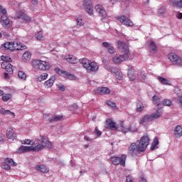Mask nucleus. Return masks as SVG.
<instances>
[{"mask_svg": "<svg viewBox=\"0 0 182 182\" xmlns=\"http://www.w3.org/2000/svg\"><path fill=\"white\" fill-rule=\"evenodd\" d=\"M75 20L76 21L77 24L79 26H83L85 25V22H83V19H82V18H80V17H75Z\"/></svg>", "mask_w": 182, "mask_h": 182, "instance_id": "obj_43", "label": "nucleus"}, {"mask_svg": "<svg viewBox=\"0 0 182 182\" xmlns=\"http://www.w3.org/2000/svg\"><path fill=\"white\" fill-rule=\"evenodd\" d=\"M0 60H3V62H7V63H9V62H12V58L6 55H1L0 57Z\"/></svg>", "mask_w": 182, "mask_h": 182, "instance_id": "obj_42", "label": "nucleus"}, {"mask_svg": "<svg viewBox=\"0 0 182 182\" xmlns=\"http://www.w3.org/2000/svg\"><path fill=\"white\" fill-rule=\"evenodd\" d=\"M32 151H41V150H43V149H45L43 144H42L41 142L36 143L34 145H32Z\"/></svg>", "mask_w": 182, "mask_h": 182, "instance_id": "obj_23", "label": "nucleus"}, {"mask_svg": "<svg viewBox=\"0 0 182 182\" xmlns=\"http://www.w3.org/2000/svg\"><path fill=\"white\" fill-rule=\"evenodd\" d=\"M24 16H25V13H23V11H20L16 14V16L18 19H23Z\"/></svg>", "mask_w": 182, "mask_h": 182, "instance_id": "obj_48", "label": "nucleus"}, {"mask_svg": "<svg viewBox=\"0 0 182 182\" xmlns=\"http://www.w3.org/2000/svg\"><path fill=\"white\" fill-rule=\"evenodd\" d=\"M168 59L170 60V63L172 66L182 68V58L180 55L174 53H171L168 55Z\"/></svg>", "mask_w": 182, "mask_h": 182, "instance_id": "obj_5", "label": "nucleus"}, {"mask_svg": "<svg viewBox=\"0 0 182 182\" xmlns=\"http://www.w3.org/2000/svg\"><path fill=\"white\" fill-rule=\"evenodd\" d=\"M102 46L104 48H106L107 50L108 53H110L111 55L113 53H116V50L114 49V47L113 46L107 42H104L102 43Z\"/></svg>", "mask_w": 182, "mask_h": 182, "instance_id": "obj_15", "label": "nucleus"}, {"mask_svg": "<svg viewBox=\"0 0 182 182\" xmlns=\"http://www.w3.org/2000/svg\"><path fill=\"white\" fill-rule=\"evenodd\" d=\"M126 155L123 154L121 156V157L118 156H112L111 157V161L114 166H122V167H124L126 166Z\"/></svg>", "mask_w": 182, "mask_h": 182, "instance_id": "obj_8", "label": "nucleus"}, {"mask_svg": "<svg viewBox=\"0 0 182 182\" xmlns=\"http://www.w3.org/2000/svg\"><path fill=\"white\" fill-rule=\"evenodd\" d=\"M4 48L11 51L16 50V44L14 42L5 43Z\"/></svg>", "mask_w": 182, "mask_h": 182, "instance_id": "obj_20", "label": "nucleus"}, {"mask_svg": "<svg viewBox=\"0 0 182 182\" xmlns=\"http://www.w3.org/2000/svg\"><path fill=\"white\" fill-rule=\"evenodd\" d=\"M32 149H33V146H21L18 149V151L20 153H28V151H32Z\"/></svg>", "mask_w": 182, "mask_h": 182, "instance_id": "obj_26", "label": "nucleus"}, {"mask_svg": "<svg viewBox=\"0 0 182 182\" xmlns=\"http://www.w3.org/2000/svg\"><path fill=\"white\" fill-rule=\"evenodd\" d=\"M31 141L30 139H25L23 142H22L23 144H31Z\"/></svg>", "mask_w": 182, "mask_h": 182, "instance_id": "obj_61", "label": "nucleus"}, {"mask_svg": "<svg viewBox=\"0 0 182 182\" xmlns=\"http://www.w3.org/2000/svg\"><path fill=\"white\" fill-rule=\"evenodd\" d=\"M128 77L130 80H136V74L134 73V69L133 68H130L128 70Z\"/></svg>", "mask_w": 182, "mask_h": 182, "instance_id": "obj_28", "label": "nucleus"}, {"mask_svg": "<svg viewBox=\"0 0 182 182\" xmlns=\"http://www.w3.org/2000/svg\"><path fill=\"white\" fill-rule=\"evenodd\" d=\"M126 182H133V177L130 175L127 176L126 178Z\"/></svg>", "mask_w": 182, "mask_h": 182, "instance_id": "obj_58", "label": "nucleus"}, {"mask_svg": "<svg viewBox=\"0 0 182 182\" xmlns=\"http://www.w3.org/2000/svg\"><path fill=\"white\" fill-rule=\"evenodd\" d=\"M129 60V54L121 53V54L116 55L112 57V62L116 65H120L122 62H126Z\"/></svg>", "mask_w": 182, "mask_h": 182, "instance_id": "obj_7", "label": "nucleus"}, {"mask_svg": "<svg viewBox=\"0 0 182 182\" xmlns=\"http://www.w3.org/2000/svg\"><path fill=\"white\" fill-rule=\"evenodd\" d=\"M4 163H6V164H9V166H16V163H15V161H14V159L11 158H6L4 160Z\"/></svg>", "mask_w": 182, "mask_h": 182, "instance_id": "obj_37", "label": "nucleus"}, {"mask_svg": "<svg viewBox=\"0 0 182 182\" xmlns=\"http://www.w3.org/2000/svg\"><path fill=\"white\" fill-rule=\"evenodd\" d=\"M97 93H100V95H109V93H110V90L106 87H102L97 88Z\"/></svg>", "mask_w": 182, "mask_h": 182, "instance_id": "obj_25", "label": "nucleus"}, {"mask_svg": "<svg viewBox=\"0 0 182 182\" xmlns=\"http://www.w3.org/2000/svg\"><path fill=\"white\" fill-rule=\"evenodd\" d=\"M0 14H3L1 18L2 26H4V28H9L11 26V20L6 16V9H4L1 5H0Z\"/></svg>", "mask_w": 182, "mask_h": 182, "instance_id": "obj_6", "label": "nucleus"}, {"mask_svg": "<svg viewBox=\"0 0 182 182\" xmlns=\"http://www.w3.org/2000/svg\"><path fill=\"white\" fill-rule=\"evenodd\" d=\"M166 12V6H161L159 10V14H160L161 15H163V14H164Z\"/></svg>", "mask_w": 182, "mask_h": 182, "instance_id": "obj_53", "label": "nucleus"}, {"mask_svg": "<svg viewBox=\"0 0 182 182\" xmlns=\"http://www.w3.org/2000/svg\"><path fill=\"white\" fill-rule=\"evenodd\" d=\"M6 72H8L9 75H12L14 73V69L12 68V65L9 63L7 67L5 69Z\"/></svg>", "mask_w": 182, "mask_h": 182, "instance_id": "obj_41", "label": "nucleus"}, {"mask_svg": "<svg viewBox=\"0 0 182 182\" xmlns=\"http://www.w3.org/2000/svg\"><path fill=\"white\" fill-rule=\"evenodd\" d=\"M108 72H111V73H113L114 75H115L116 73H117V72H119V69L116 68H109L108 69Z\"/></svg>", "mask_w": 182, "mask_h": 182, "instance_id": "obj_49", "label": "nucleus"}, {"mask_svg": "<svg viewBox=\"0 0 182 182\" xmlns=\"http://www.w3.org/2000/svg\"><path fill=\"white\" fill-rule=\"evenodd\" d=\"M85 140H87V141H92L93 139H92L91 138H90L89 136H85L84 137Z\"/></svg>", "mask_w": 182, "mask_h": 182, "instance_id": "obj_63", "label": "nucleus"}, {"mask_svg": "<svg viewBox=\"0 0 182 182\" xmlns=\"http://www.w3.org/2000/svg\"><path fill=\"white\" fill-rule=\"evenodd\" d=\"M46 79H48V73H46L37 77V80H38V82H43V80H46Z\"/></svg>", "mask_w": 182, "mask_h": 182, "instance_id": "obj_35", "label": "nucleus"}, {"mask_svg": "<svg viewBox=\"0 0 182 182\" xmlns=\"http://www.w3.org/2000/svg\"><path fill=\"white\" fill-rule=\"evenodd\" d=\"M0 114H3V116H9L11 119L15 117V113L11 112L9 109H5L4 108L0 109Z\"/></svg>", "mask_w": 182, "mask_h": 182, "instance_id": "obj_16", "label": "nucleus"}, {"mask_svg": "<svg viewBox=\"0 0 182 182\" xmlns=\"http://www.w3.org/2000/svg\"><path fill=\"white\" fill-rule=\"evenodd\" d=\"M31 65L34 69H40V70H49L50 69L49 63L41 60H33Z\"/></svg>", "mask_w": 182, "mask_h": 182, "instance_id": "obj_4", "label": "nucleus"}, {"mask_svg": "<svg viewBox=\"0 0 182 182\" xmlns=\"http://www.w3.org/2000/svg\"><path fill=\"white\" fill-rule=\"evenodd\" d=\"M176 17L178 18V19H182V13H177Z\"/></svg>", "mask_w": 182, "mask_h": 182, "instance_id": "obj_62", "label": "nucleus"}, {"mask_svg": "<svg viewBox=\"0 0 182 182\" xmlns=\"http://www.w3.org/2000/svg\"><path fill=\"white\" fill-rule=\"evenodd\" d=\"M171 4L174 8L181 9L182 8V0H170Z\"/></svg>", "mask_w": 182, "mask_h": 182, "instance_id": "obj_22", "label": "nucleus"}, {"mask_svg": "<svg viewBox=\"0 0 182 182\" xmlns=\"http://www.w3.org/2000/svg\"><path fill=\"white\" fill-rule=\"evenodd\" d=\"M173 100L176 102V103H177V105H178L181 109H182V95L178 97H174Z\"/></svg>", "mask_w": 182, "mask_h": 182, "instance_id": "obj_39", "label": "nucleus"}, {"mask_svg": "<svg viewBox=\"0 0 182 182\" xmlns=\"http://www.w3.org/2000/svg\"><path fill=\"white\" fill-rule=\"evenodd\" d=\"M63 117V116H60V115H57V116H53L52 117L50 118H48V122L50 123H52L53 122H59L60 120H62V118Z\"/></svg>", "mask_w": 182, "mask_h": 182, "instance_id": "obj_31", "label": "nucleus"}, {"mask_svg": "<svg viewBox=\"0 0 182 182\" xmlns=\"http://www.w3.org/2000/svg\"><path fill=\"white\" fill-rule=\"evenodd\" d=\"M6 137L10 139V140H15L16 139V134L14 132L12 128H9L6 131Z\"/></svg>", "mask_w": 182, "mask_h": 182, "instance_id": "obj_19", "label": "nucleus"}, {"mask_svg": "<svg viewBox=\"0 0 182 182\" xmlns=\"http://www.w3.org/2000/svg\"><path fill=\"white\" fill-rule=\"evenodd\" d=\"M36 38L38 41H43L45 39V34L42 31H39L36 34Z\"/></svg>", "mask_w": 182, "mask_h": 182, "instance_id": "obj_36", "label": "nucleus"}, {"mask_svg": "<svg viewBox=\"0 0 182 182\" xmlns=\"http://www.w3.org/2000/svg\"><path fill=\"white\" fill-rule=\"evenodd\" d=\"M85 9L88 15H93V5L89 0H85L83 3Z\"/></svg>", "mask_w": 182, "mask_h": 182, "instance_id": "obj_13", "label": "nucleus"}, {"mask_svg": "<svg viewBox=\"0 0 182 182\" xmlns=\"http://www.w3.org/2000/svg\"><path fill=\"white\" fill-rule=\"evenodd\" d=\"M140 77H141V80L142 82H144V80H146V74L144 73L143 72H141Z\"/></svg>", "mask_w": 182, "mask_h": 182, "instance_id": "obj_56", "label": "nucleus"}, {"mask_svg": "<svg viewBox=\"0 0 182 182\" xmlns=\"http://www.w3.org/2000/svg\"><path fill=\"white\" fill-rule=\"evenodd\" d=\"M143 110H144V105H143V102L138 101L136 102V111L143 112Z\"/></svg>", "mask_w": 182, "mask_h": 182, "instance_id": "obj_34", "label": "nucleus"}, {"mask_svg": "<svg viewBox=\"0 0 182 182\" xmlns=\"http://www.w3.org/2000/svg\"><path fill=\"white\" fill-rule=\"evenodd\" d=\"M9 77V75L7 73H4V78L8 79Z\"/></svg>", "mask_w": 182, "mask_h": 182, "instance_id": "obj_64", "label": "nucleus"}, {"mask_svg": "<svg viewBox=\"0 0 182 182\" xmlns=\"http://www.w3.org/2000/svg\"><path fill=\"white\" fill-rule=\"evenodd\" d=\"M105 127L106 129H110V130H117V129L120 130V124L117 125L113 120L107 119Z\"/></svg>", "mask_w": 182, "mask_h": 182, "instance_id": "obj_12", "label": "nucleus"}, {"mask_svg": "<svg viewBox=\"0 0 182 182\" xmlns=\"http://www.w3.org/2000/svg\"><path fill=\"white\" fill-rule=\"evenodd\" d=\"M9 64V63L8 62H3L1 63V68L2 69H6V68L8 67V65Z\"/></svg>", "mask_w": 182, "mask_h": 182, "instance_id": "obj_57", "label": "nucleus"}, {"mask_svg": "<svg viewBox=\"0 0 182 182\" xmlns=\"http://www.w3.org/2000/svg\"><path fill=\"white\" fill-rule=\"evenodd\" d=\"M163 105H164V106H168V107H170V106H173V102L170 100H164L163 101Z\"/></svg>", "mask_w": 182, "mask_h": 182, "instance_id": "obj_45", "label": "nucleus"}, {"mask_svg": "<svg viewBox=\"0 0 182 182\" xmlns=\"http://www.w3.org/2000/svg\"><path fill=\"white\" fill-rule=\"evenodd\" d=\"M22 21L23 22H31V21H32V19L31 18V17L26 16V14H24Z\"/></svg>", "mask_w": 182, "mask_h": 182, "instance_id": "obj_50", "label": "nucleus"}, {"mask_svg": "<svg viewBox=\"0 0 182 182\" xmlns=\"http://www.w3.org/2000/svg\"><path fill=\"white\" fill-rule=\"evenodd\" d=\"M117 19L122 23V25H124L125 26H133V21H132L129 18H127L126 16H120L117 17Z\"/></svg>", "mask_w": 182, "mask_h": 182, "instance_id": "obj_9", "label": "nucleus"}, {"mask_svg": "<svg viewBox=\"0 0 182 182\" xmlns=\"http://www.w3.org/2000/svg\"><path fill=\"white\" fill-rule=\"evenodd\" d=\"M80 63L88 73L97 72V70H99V65L95 61H90L87 58H82L80 60Z\"/></svg>", "mask_w": 182, "mask_h": 182, "instance_id": "obj_2", "label": "nucleus"}, {"mask_svg": "<svg viewBox=\"0 0 182 182\" xmlns=\"http://www.w3.org/2000/svg\"><path fill=\"white\" fill-rule=\"evenodd\" d=\"M139 182H147V179L144 176H141Z\"/></svg>", "mask_w": 182, "mask_h": 182, "instance_id": "obj_60", "label": "nucleus"}, {"mask_svg": "<svg viewBox=\"0 0 182 182\" xmlns=\"http://www.w3.org/2000/svg\"><path fill=\"white\" fill-rule=\"evenodd\" d=\"M106 104L107 105V106H109V107H114L116 106V104L112 101H107Z\"/></svg>", "mask_w": 182, "mask_h": 182, "instance_id": "obj_52", "label": "nucleus"}, {"mask_svg": "<svg viewBox=\"0 0 182 182\" xmlns=\"http://www.w3.org/2000/svg\"><path fill=\"white\" fill-rule=\"evenodd\" d=\"M66 60L68 61L69 63L75 64L77 62V58L75 55H68Z\"/></svg>", "mask_w": 182, "mask_h": 182, "instance_id": "obj_32", "label": "nucleus"}, {"mask_svg": "<svg viewBox=\"0 0 182 182\" xmlns=\"http://www.w3.org/2000/svg\"><path fill=\"white\" fill-rule=\"evenodd\" d=\"M159 144V138L156 137L154 139V141L152 142L151 146V150H154L156 149V146Z\"/></svg>", "mask_w": 182, "mask_h": 182, "instance_id": "obj_44", "label": "nucleus"}, {"mask_svg": "<svg viewBox=\"0 0 182 182\" xmlns=\"http://www.w3.org/2000/svg\"><path fill=\"white\" fill-rule=\"evenodd\" d=\"M36 170H39V171H41V173H48V171H49V169H48V168H46V166L43 165H37L36 166Z\"/></svg>", "mask_w": 182, "mask_h": 182, "instance_id": "obj_30", "label": "nucleus"}, {"mask_svg": "<svg viewBox=\"0 0 182 182\" xmlns=\"http://www.w3.org/2000/svg\"><path fill=\"white\" fill-rule=\"evenodd\" d=\"M120 131L122 132V133H127L129 132L134 133L137 132V128L136 127V125H130L129 128H126L124 127L123 122H120Z\"/></svg>", "mask_w": 182, "mask_h": 182, "instance_id": "obj_11", "label": "nucleus"}, {"mask_svg": "<svg viewBox=\"0 0 182 182\" xmlns=\"http://www.w3.org/2000/svg\"><path fill=\"white\" fill-rule=\"evenodd\" d=\"M18 77L19 79H21V80H26V74L22 70L18 72Z\"/></svg>", "mask_w": 182, "mask_h": 182, "instance_id": "obj_38", "label": "nucleus"}, {"mask_svg": "<svg viewBox=\"0 0 182 182\" xmlns=\"http://www.w3.org/2000/svg\"><path fill=\"white\" fill-rule=\"evenodd\" d=\"M116 79H118L119 80H122V79L123 78V73H122V72L118 71L116 73V74L114 75Z\"/></svg>", "mask_w": 182, "mask_h": 182, "instance_id": "obj_47", "label": "nucleus"}, {"mask_svg": "<svg viewBox=\"0 0 182 182\" xmlns=\"http://www.w3.org/2000/svg\"><path fill=\"white\" fill-rule=\"evenodd\" d=\"M149 139L148 136H144L141 138L139 144L136 143H132L128 147V153L132 156V157H134V156H137L140 151H144L146 149H147V146H149Z\"/></svg>", "mask_w": 182, "mask_h": 182, "instance_id": "obj_1", "label": "nucleus"}, {"mask_svg": "<svg viewBox=\"0 0 182 182\" xmlns=\"http://www.w3.org/2000/svg\"><path fill=\"white\" fill-rule=\"evenodd\" d=\"M55 80L56 78L55 77V75H52L49 80L44 82L45 87H46L47 89H49V87H52V86H53V84L55 83Z\"/></svg>", "mask_w": 182, "mask_h": 182, "instance_id": "obj_18", "label": "nucleus"}, {"mask_svg": "<svg viewBox=\"0 0 182 182\" xmlns=\"http://www.w3.org/2000/svg\"><path fill=\"white\" fill-rule=\"evenodd\" d=\"M152 102L155 105H157V107H158L157 110H162L161 109H160V98L159 97H157L156 95H154L152 97Z\"/></svg>", "mask_w": 182, "mask_h": 182, "instance_id": "obj_29", "label": "nucleus"}, {"mask_svg": "<svg viewBox=\"0 0 182 182\" xmlns=\"http://www.w3.org/2000/svg\"><path fill=\"white\" fill-rule=\"evenodd\" d=\"M11 97H12V95H11V94H5L2 97L3 102H8V100H9Z\"/></svg>", "mask_w": 182, "mask_h": 182, "instance_id": "obj_46", "label": "nucleus"}, {"mask_svg": "<svg viewBox=\"0 0 182 182\" xmlns=\"http://www.w3.org/2000/svg\"><path fill=\"white\" fill-rule=\"evenodd\" d=\"M163 116V110L158 109L156 112L152 114L145 115L144 117L141 118L139 120L140 124H143V123H149V122H153V120H156V119H159Z\"/></svg>", "mask_w": 182, "mask_h": 182, "instance_id": "obj_3", "label": "nucleus"}, {"mask_svg": "<svg viewBox=\"0 0 182 182\" xmlns=\"http://www.w3.org/2000/svg\"><path fill=\"white\" fill-rule=\"evenodd\" d=\"M2 168H4V170H11V165L5 163L3 166H2Z\"/></svg>", "mask_w": 182, "mask_h": 182, "instance_id": "obj_55", "label": "nucleus"}, {"mask_svg": "<svg viewBox=\"0 0 182 182\" xmlns=\"http://www.w3.org/2000/svg\"><path fill=\"white\" fill-rule=\"evenodd\" d=\"M26 49V46L21 43H16V50H23Z\"/></svg>", "mask_w": 182, "mask_h": 182, "instance_id": "obj_33", "label": "nucleus"}, {"mask_svg": "<svg viewBox=\"0 0 182 182\" xmlns=\"http://www.w3.org/2000/svg\"><path fill=\"white\" fill-rule=\"evenodd\" d=\"M68 79H70V80H75L76 79V77H75V75L70 74L68 75Z\"/></svg>", "mask_w": 182, "mask_h": 182, "instance_id": "obj_59", "label": "nucleus"}, {"mask_svg": "<svg viewBox=\"0 0 182 182\" xmlns=\"http://www.w3.org/2000/svg\"><path fill=\"white\" fill-rule=\"evenodd\" d=\"M31 53L28 52V51H26L23 54V60H29L31 59Z\"/></svg>", "mask_w": 182, "mask_h": 182, "instance_id": "obj_40", "label": "nucleus"}, {"mask_svg": "<svg viewBox=\"0 0 182 182\" xmlns=\"http://www.w3.org/2000/svg\"><path fill=\"white\" fill-rule=\"evenodd\" d=\"M95 134L97 137H100V136H102V132L97 129V127H95Z\"/></svg>", "mask_w": 182, "mask_h": 182, "instance_id": "obj_51", "label": "nucleus"}, {"mask_svg": "<svg viewBox=\"0 0 182 182\" xmlns=\"http://www.w3.org/2000/svg\"><path fill=\"white\" fill-rule=\"evenodd\" d=\"M40 143L44 146V148L47 147V149H52V143L45 136L41 137Z\"/></svg>", "mask_w": 182, "mask_h": 182, "instance_id": "obj_17", "label": "nucleus"}, {"mask_svg": "<svg viewBox=\"0 0 182 182\" xmlns=\"http://www.w3.org/2000/svg\"><path fill=\"white\" fill-rule=\"evenodd\" d=\"M157 80H159V83L161 85H171V82L170 80H167V78H164L163 77H158Z\"/></svg>", "mask_w": 182, "mask_h": 182, "instance_id": "obj_27", "label": "nucleus"}, {"mask_svg": "<svg viewBox=\"0 0 182 182\" xmlns=\"http://www.w3.org/2000/svg\"><path fill=\"white\" fill-rule=\"evenodd\" d=\"M117 46L121 50V53L129 55V46L126 43L119 41H117Z\"/></svg>", "mask_w": 182, "mask_h": 182, "instance_id": "obj_10", "label": "nucleus"}, {"mask_svg": "<svg viewBox=\"0 0 182 182\" xmlns=\"http://www.w3.org/2000/svg\"><path fill=\"white\" fill-rule=\"evenodd\" d=\"M58 89L60 90V92H65V90H66L65 86L62 84L58 85Z\"/></svg>", "mask_w": 182, "mask_h": 182, "instance_id": "obj_54", "label": "nucleus"}, {"mask_svg": "<svg viewBox=\"0 0 182 182\" xmlns=\"http://www.w3.org/2000/svg\"><path fill=\"white\" fill-rule=\"evenodd\" d=\"M149 52L151 53H157V46H156V43L153 41L149 42Z\"/></svg>", "mask_w": 182, "mask_h": 182, "instance_id": "obj_24", "label": "nucleus"}, {"mask_svg": "<svg viewBox=\"0 0 182 182\" xmlns=\"http://www.w3.org/2000/svg\"><path fill=\"white\" fill-rule=\"evenodd\" d=\"M95 11L102 18H106L107 16V14H106V10H105L102 4H97L95 6Z\"/></svg>", "mask_w": 182, "mask_h": 182, "instance_id": "obj_14", "label": "nucleus"}, {"mask_svg": "<svg viewBox=\"0 0 182 182\" xmlns=\"http://www.w3.org/2000/svg\"><path fill=\"white\" fill-rule=\"evenodd\" d=\"M174 136L176 139H180L182 137V127L177 125L174 129Z\"/></svg>", "mask_w": 182, "mask_h": 182, "instance_id": "obj_21", "label": "nucleus"}]
</instances>
